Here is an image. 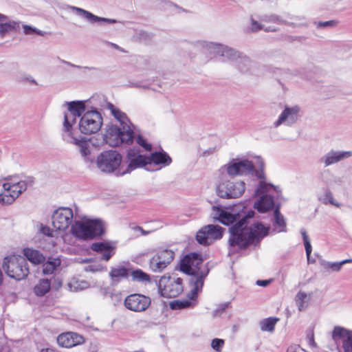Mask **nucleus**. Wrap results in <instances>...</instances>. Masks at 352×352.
Returning <instances> with one entry per match:
<instances>
[{
    "mask_svg": "<svg viewBox=\"0 0 352 352\" xmlns=\"http://www.w3.org/2000/svg\"><path fill=\"white\" fill-rule=\"evenodd\" d=\"M66 104L67 111L64 113L63 137L67 142L74 145L78 149L85 161L91 162L93 158L91 155L90 140L81 135H75L73 133V125L76 122V118H79L80 132L85 135L94 134L102 126V116L96 109L86 110L83 101H72Z\"/></svg>",
    "mask_w": 352,
    "mask_h": 352,
    "instance_id": "obj_1",
    "label": "nucleus"
},
{
    "mask_svg": "<svg viewBox=\"0 0 352 352\" xmlns=\"http://www.w3.org/2000/svg\"><path fill=\"white\" fill-rule=\"evenodd\" d=\"M254 212L249 211L245 215L232 208H223L213 206L212 217L221 223L229 226L236 221H238L230 228V246L237 245L240 248H245L250 243H256L267 234L269 227H265L259 222H252Z\"/></svg>",
    "mask_w": 352,
    "mask_h": 352,
    "instance_id": "obj_2",
    "label": "nucleus"
},
{
    "mask_svg": "<svg viewBox=\"0 0 352 352\" xmlns=\"http://www.w3.org/2000/svg\"><path fill=\"white\" fill-rule=\"evenodd\" d=\"M181 270L190 275V292L188 294L190 299H195L197 294L201 291L204 280L208 273V270L202 266V259L197 254L186 255L180 265Z\"/></svg>",
    "mask_w": 352,
    "mask_h": 352,
    "instance_id": "obj_3",
    "label": "nucleus"
},
{
    "mask_svg": "<svg viewBox=\"0 0 352 352\" xmlns=\"http://www.w3.org/2000/svg\"><path fill=\"white\" fill-rule=\"evenodd\" d=\"M202 45L210 52L221 56L223 61L232 63L241 72H249L253 66V62L248 56L234 49L216 43L204 42Z\"/></svg>",
    "mask_w": 352,
    "mask_h": 352,
    "instance_id": "obj_4",
    "label": "nucleus"
},
{
    "mask_svg": "<svg viewBox=\"0 0 352 352\" xmlns=\"http://www.w3.org/2000/svg\"><path fill=\"white\" fill-rule=\"evenodd\" d=\"M70 231L76 238L88 240L102 235L104 233V226L100 219L84 217L80 220L74 221Z\"/></svg>",
    "mask_w": 352,
    "mask_h": 352,
    "instance_id": "obj_5",
    "label": "nucleus"
},
{
    "mask_svg": "<svg viewBox=\"0 0 352 352\" xmlns=\"http://www.w3.org/2000/svg\"><path fill=\"white\" fill-rule=\"evenodd\" d=\"M28 187L23 180L10 179L3 182L0 188V203L3 205L12 204Z\"/></svg>",
    "mask_w": 352,
    "mask_h": 352,
    "instance_id": "obj_6",
    "label": "nucleus"
},
{
    "mask_svg": "<svg viewBox=\"0 0 352 352\" xmlns=\"http://www.w3.org/2000/svg\"><path fill=\"white\" fill-rule=\"evenodd\" d=\"M3 268L8 276L18 280L25 278L29 274L26 259L19 255L5 258Z\"/></svg>",
    "mask_w": 352,
    "mask_h": 352,
    "instance_id": "obj_7",
    "label": "nucleus"
},
{
    "mask_svg": "<svg viewBox=\"0 0 352 352\" xmlns=\"http://www.w3.org/2000/svg\"><path fill=\"white\" fill-rule=\"evenodd\" d=\"M230 176L255 175L258 179L264 178L263 170H255L253 163L248 160L233 159L223 167Z\"/></svg>",
    "mask_w": 352,
    "mask_h": 352,
    "instance_id": "obj_8",
    "label": "nucleus"
},
{
    "mask_svg": "<svg viewBox=\"0 0 352 352\" xmlns=\"http://www.w3.org/2000/svg\"><path fill=\"white\" fill-rule=\"evenodd\" d=\"M133 138V129H123V127L112 124L107 129L104 140L110 146L114 147L122 144H129L132 143Z\"/></svg>",
    "mask_w": 352,
    "mask_h": 352,
    "instance_id": "obj_9",
    "label": "nucleus"
},
{
    "mask_svg": "<svg viewBox=\"0 0 352 352\" xmlns=\"http://www.w3.org/2000/svg\"><path fill=\"white\" fill-rule=\"evenodd\" d=\"M74 210L69 207H59L55 210L52 216V225L60 231H65L71 228L74 224V218L78 214V208L74 205Z\"/></svg>",
    "mask_w": 352,
    "mask_h": 352,
    "instance_id": "obj_10",
    "label": "nucleus"
},
{
    "mask_svg": "<svg viewBox=\"0 0 352 352\" xmlns=\"http://www.w3.org/2000/svg\"><path fill=\"white\" fill-rule=\"evenodd\" d=\"M276 188L263 181H261L258 187L256 189L255 195L260 196V199L254 203V208L260 212H265L274 206L272 192Z\"/></svg>",
    "mask_w": 352,
    "mask_h": 352,
    "instance_id": "obj_11",
    "label": "nucleus"
},
{
    "mask_svg": "<svg viewBox=\"0 0 352 352\" xmlns=\"http://www.w3.org/2000/svg\"><path fill=\"white\" fill-rule=\"evenodd\" d=\"M158 288L165 298H175L184 289L182 279L175 276H163L159 280Z\"/></svg>",
    "mask_w": 352,
    "mask_h": 352,
    "instance_id": "obj_12",
    "label": "nucleus"
},
{
    "mask_svg": "<svg viewBox=\"0 0 352 352\" xmlns=\"http://www.w3.org/2000/svg\"><path fill=\"white\" fill-rule=\"evenodd\" d=\"M245 190L242 180H228L219 184L217 189L218 196L226 199H236L241 197Z\"/></svg>",
    "mask_w": 352,
    "mask_h": 352,
    "instance_id": "obj_13",
    "label": "nucleus"
},
{
    "mask_svg": "<svg viewBox=\"0 0 352 352\" xmlns=\"http://www.w3.org/2000/svg\"><path fill=\"white\" fill-rule=\"evenodd\" d=\"M122 162V157L116 151H107L102 153L97 158L98 168L104 173H112L117 169Z\"/></svg>",
    "mask_w": 352,
    "mask_h": 352,
    "instance_id": "obj_14",
    "label": "nucleus"
},
{
    "mask_svg": "<svg viewBox=\"0 0 352 352\" xmlns=\"http://www.w3.org/2000/svg\"><path fill=\"white\" fill-rule=\"evenodd\" d=\"M175 253L170 250L157 251L149 261L150 270L155 273L162 272L173 261Z\"/></svg>",
    "mask_w": 352,
    "mask_h": 352,
    "instance_id": "obj_15",
    "label": "nucleus"
},
{
    "mask_svg": "<svg viewBox=\"0 0 352 352\" xmlns=\"http://www.w3.org/2000/svg\"><path fill=\"white\" fill-rule=\"evenodd\" d=\"M224 229L218 225H208L200 229L196 235L197 242L207 245L222 238Z\"/></svg>",
    "mask_w": 352,
    "mask_h": 352,
    "instance_id": "obj_16",
    "label": "nucleus"
},
{
    "mask_svg": "<svg viewBox=\"0 0 352 352\" xmlns=\"http://www.w3.org/2000/svg\"><path fill=\"white\" fill-rule=\"evenodd\" d=\"M151 302L149 297L142 294H133L125 298L124 306L131 311L142 312L150 306Z\"/></svg>",
    "mask_w": 352,
    "mask_h": 352,
    "instance_id": "obj_17",
    "label": "nucleus"
},
{
    "mask_svg": "<svg viewBox=\"0 0 352 352\" xmlns=\"http://www.w3.org/2000/svg\"><path fill=\"white\" fill-rule=\"evenodd\" d=\"M21 25L20 21L14 20L0 12V38H4L18 32L21 29Z\"/></svg>",
    "mask_w": 352,
    "mask_h": 352,
    "instance_id": "obj_18",
    "label": "nucleus"
},
{
    "mask_svg": "<svg viewBox=\"0 0 352 352\" xmlns=\"http://www.w3.org/2000/svg\"><path fill=\"white\" fill-rule=\"evenodd\" d=\"M332 338L336 343L342 342L344 352H352V331L336 327L332 331Z\"/></svg>",
    "mask_w": 352,
    "mask_h": 352,
    "instance_id": "obj_19",
    "label": "nucleus"
},
{
    "mask_svg": "<svg viewBox=\"0 0 352 352\" xmlns=\"http://www.w3.org/2000/svg\"><path fill=\"white\" fill-rule=\"evenodd\" d=\"M127 158L129 161L128 168L125 173H129L133 170L148 165V156L142 155L138 149H130L128 151Z\"/></svg>",
    "mask_w": 352,
    "mask_h": 352,
    "instance_id": "obj_20",
    "label": "nucleus"
},
{
    "mask_svg": "<svg viewBox=\"0 0 352 352\" xmlns=\"http://www.w3.org/2000/svg\"><path fill=\"white\" fill-rule=\"evenodd\" d=\"M299 107L297 106L293 107H285L280 113L278 120L274 122V126L277 128L281 124L291 126L296 122L298 118Z\"/></svg>",
    "mask_w": 352,
    "mask_h": 352,
    "instance_id": "obj_21",
    "label": "nucleus"
},
{
    "mask_svg": "<svg viewBox=\"0 0 352 352\" xmlns=\"http://www.w3.org/2000/svg\"><path fill=\"white\" fill-rule=\"evenodd\" d=\"M69 9L73 12H75L77 15L81 16L88 22L91 23H116L117 21L113 19H108L104 17H100L94 14L93 13L84 10L82 8L70 6H69Z\"/></svg>",
    "mask_w": 352,
    "mask_h": 352,
    "instance_id": "obj_22",
    "label": "nucleus"
},
{
    "mask_svg": "<svg viewBox=\"0 0 352 352\" xmlns=\"http://www.w3.org/2000/svg\"><path fill=\"white\" fill-rule=\"evenodd\" d=\"M172 163V158L165 151H155L148 156V165H154L156 170L168 166Z\"/></svg>",
    "mask_w": 352,
    "mask_h": 352,
    "instance_id": "obj_23",
    "label": "nucleus"
},
{
    "mask_svg": "<svg viewBox=\"0 0 352 352\" xmlns=\"http://www.w3.org/2000/svg\"><path fill=\"white\" fill-rule=\"evenodd\" d=\"M57 342L60 346L71 348L83 343L84 338L76 333L67 332L58 336Z\"/></svg>",
    "mask_w": 352,
    "mask_h": 352,
    "instance_id": "obj_24",
    "label": "nucleus"
},
{
    "mask_svg": "<svg viewBox=\"0 0 352 352\" xmlns=\"http://www.w3.org/2000/svg\"><path fill=\"white\" fill-rule=\"evenodd\" d=\"M351 155V151H331L322 157L321 162L324 163L325 166H329L346 159Z\"/></svg>",
    "mask_w": 352,
    "mask_h": 352,
    "instance_id": "obj_25",
    "label": "nucleus"
},
{
    "mask_svg": "<svg viewBox=\"0 0 352 352\" xmlns=\"http://www.w3.org/2000/svg\"><path fill=\"white\" fill-rule=\"evenodd\" d=\"M107 109L110 111L114 118L120 122V126L123 127V129H133V130H134L135 126L130 122L125 113L120 110L111 103L107 104Z\"/></svg>",
    "mask_w": 352,
    "mask_h": 352,
    "instance_id": "obj_26",
    "label": "nucleus"
},
{
    "mask_svg": "<svg viewBox=\"0 0 352 352\" xmlns=\"http://www.w3.org/2000/svg\"><path fill=\"white\" fill-rule=\"evenodd\" d=\"M91 249L94 252L100 253L102 254L101 259L106 261H108L114 254V247L107 242L94 243Z\"/></svg>",
    "mask_w": 352,
    "mask_h": 352,
    "instance_id": "obj_27",
    "label": "nucleus"
},
{
    "mask_svg": "<svg viewBox=\"0 0 352 352\" xmlns=\"http://www.w3.org/2000/svg\"><path fill=\"white\" fill-rule=\"evenodd\" d=\"M23 252L26 259L34 265L41 264L45 260L43 254L37 250L26 248L23 249Z\"/></svg>",
    "mask_w": 352,
    "mask_h": 352,
    "instance_id": "obj_28",
    "label": "nucleus"
},
{
    "mask_svg": "<svg viewBox=\"0 0 352 352\" xmlns=\"http://www.w3.org/2000/svg\"><path fill=\"white\" fill-rule=\"evenodd\" d=\"M128 275V270L124 266L111 267L109 272V276L113 284H117L122 279L126 278Z\"/></svg>",
    "mask_w": 352,
    "mask_h": 352,
    "instance_id": "obj_29",
    "label": "nucleus"
},
{
    "mask_svg": "<svg viewBox=\"0 0 352 352\" xmlns=\"http://www.w3.org/2000/svg\"><path fill=\"white\" fill-rule=\"evenodd\" d=\"M67 287L71 292H76L87 289L89 283L87 280L74 277L68 282Z\"/></svg>",
    "mask_w": 352,
    "mask_h": 352,
    "instance_id": "obj_30",
    "label": "nucleus"
},
{
    "mask_svg": "<svg viewBox=\"0 0 352 352\" xmlns=\"http://www.w3.org/2000/svg\"><path fill=\"white\" fill-rule=\"evenodd\" d=\"M51 280L47 278L41 279L34 287V292L36 296H43L50 292Z\"/></svg>",
    "mask_w": 352,
    "mask_h": 352,
    "instance_id": "obj_31",
    "label": "nucleus"
},
{
    "mask_svg": "<svg viewBox=\"0 0 352 352\" xmlns=\"http://www.w3.org/2000/svg\"><path fill=\"white\" fill-rule=\"evenodd\" d=\"M351 262L352 259H345L340 262H324L322 267L328 272H339L344 264Z\"/></svg>",
    "mask_w": 352,
    "mask_h": 352,
    "instance_id": "obj_32",
    "label": "nucleus"
},
{
    "mask_svg": "<svg viewBox=\"0 0 352 352\" xmlns=\"http://www.w3.org/2000/svg\"><path fill=\"white\" fill-rule=\"evenodd\" d=\"M61 261L58 258H50L43 266L44 274H52L55 270L60 265Z\"/></svg>",
    "mask_w": 352,
    "mask_h": 352,
    "instance_id": "obj_33",
    "label": "nucleus"
},
{
    "mask_svg": "<svg viewBox=\"0 0 352 352\" xmlns=\"http://www.w3.org/2000/svg\"><path fill=\"white\" fill-rule=\"evenodd\" d=\"M278 320V319L276 318H268L263 320L260 322L261 329L263 331H273Z\"/></svg>",
    "mask_w": 352,
    "mask_h": 352,
    "instance_id": "obj_34",
    "label": "nucleus"
},
{
    "mask_svg": "<svg viewBox=\"0 0 352 352\" xmlns=\"http://www.w3.org/2000/svg\"><path fill=\"white\" fill-rule=\"evenodd\" d=\"M274 220H275V230L276 232H283L285 231V222L283 217L281 215V214L279 212V210L276 208L274 211Z\"/></svg>",
    "mask_w": 352,
    "mask_h": 352,
    "instance_id": "obj_35",
    "label": "nucleus"
},
{
    "mask_svg": "<svg viewBox=\"0 0 352 352\" xmlns=\"http://www.w3.org/2000/svg\"><path fill=\"white\" fill-rule=\"evenodd\" d=\"M131 276L133 280L143 283L151 282L150 276L148 274L143 272L142 270H133L131 273Z\"/></svg>",
    "mask_w": 352,
    "mask_h": 352,
    "instance_id": "obj_36",
    "label": "nucleus"
},
{
    "mask_svg": "<svg viewBox=\"0 0 352 352\" xmlns=\"http://www.w3.org/2000/svg\"><path fill=\"white\" fill-rule=\"evenodd\" d=\"M319 200L324 204H331L336 207L340 206V204L336 202L333 197V194L329 190H326L324 193L319 196Z\"/></svg>",
    "mask_w": 352,
    "mask_h": 352,
    "instance_id": "obj_37",
    "label": "nucleus"
},
{
    "mask_svg": "<svg viewBox=\"0 0 352 352\" xmlns=\"http://www.w3.org/2000/svg\"><path fill=\"white\" fill-rule=\"evenodd\" d=\"M338 24L337 20H330L327 21H314L313 25L316 29H330L333 28Z\"/></svg>",
    "mask_w": 352,
    "mask_h": 352,
    "instance_id": "obj_38",
    "label": "nucleus"
},
{
    "mask_svg": "<svg viewBox=\"0 0 352 352\" xmlns=\"http://www.w3.org/2000/svg\"><path fill=\"white\" fill-rule=\"evenodd\" d=\"M23 28V33L25 35H39V36H44L45 32H43L42 30H40L37 29L35 27L29 25H21Z\"/></svg>",
    "mask_w": 352,
    "mask_h": 352,
    "instance_id": "obj_39",
    "label": "nucleus"
},
{
    "mask_svg": "<svg viewBox=\"0 0 352 352\" xmlns=\"http://www.w3.org/2000/svg\"><path fill=\"white\" fill-rule=\"evenodd\" d=\"M307 295L306 292H299L296 296V304L299 311H302L305 309L304 304L306 302Z\"/></svg>",
    "mask_w": 352,
    "mask_h": 352,
    "instance_id": "obj_40",
    "label": "nucleus"
},
{
    "mask_svg": "<svg viewBox=\"0 0 352 352\" xmlns=\"http://www.w3.org/2000/svg\"><path fill=\"white\" fill-rule=\"evenodd\" d=\"M192 303L188 300H175L170 303V307L173 309H181L190 307V306H192Z\"/></svg>",
    "mask_w": 352,
    "mask_h": 352,
    "instance_id": "obj_41",
    "label": "nucleus"
},
{
    "mask_svg": "<svg viewBox=\"0 0 352 352\" xmlns=\"http://www.w3.org/2000/svg\"><path fill=\"white\" fill-rule=\"evenodd\" d=\"M136 142L142 146L146 151H151L152 148V146L151 144H148L146 140L141 135H138L135 138Z\"/></svg>",
    "mask_w": 352,
    "mask_h": 352,
    "instance_id": "obj_42",
    "label": "nucleus"
},
{
    "mask_svg": "<svg viewBox=\"0 0 352 352\" xmlns=\"http://www.w3.org/2000/svg\"><path fill=\"white\" fill-rule=\"evenodd\" d=\"M223 344L224 340L219 338L213 339L211 342L212 348L217 351H221L223 346Z\"/></svg>",
    "mask_w": 352,
    "mask_h": 352,
    "instance_id": "obj_43",
    "label": "nucleus"
},
{
    "mask_svg": "<svg viewBox=\"0 0 352 352\" xmlns=\"http://www.w3.org/2000/svg\"><path fill=\"white\" fill-rule=\"evenodd\" d=\"M301 234L303 237V242H304L306 256H307V258L308 259V237L307 236V232L305 230H301Z\"/></svg>",
    "mask_w": 352,
    "mask_h": 352,
    "instance_id": "obj_44",
    "label": "nucleus"
},
{
    "mask_svg": "<svg viewBox=\"0 0 352 352\" xmlns=\"http://www.w3.org/2000/svg\"><path fill=\"white\" fill-rule=\"evenodd\" d=\"M286 352H306L303 349H302L299 345H291L288 347Z\"/></svg>",
    "mask_w": 352,
    "mask_h": 352,
    "instance_id": "obj_45",
    "label": "nucleus"
},
{
    "mask_svg": "<svg viewBox=\"0 0 352 352\" xmlns=\"http://www.w3.org/2000/svg\"><path fill=\"white\" fill-rule=\"evenodd\" d=\"M41 232L45 236H53L54 231L47 226H42L41 228Z\"/></svg>",
    "mask_w": 352,
    "mask_h": 352,
    "instance_id": "obj_46",
    "label": "nucleus"
},
{
    "mask_svg": "<svg viewBox=\"0 0 352 352\" xmlns=\"http://www.w3.org/2000/svg\"><path fill=\"white\" fill-rule=\"evenodd\" d=\"M85 271L87 272H98L101 270V266L100 265H90L89 266H87L85 268Z\"/></svg>",
    "mask_w": 352,
    "mask_h": 352,
    "instance_id": "obj_47",
    "label": "nucleus"
},
{
    "mask_svg": "<svg viewBox=\"0 0 352 352\" xmlns=\"http://www.w3.org/2000/svg\"><path fill=\"white\" fill-rule=\"evenodd\" d=\"M251 23H252L251 29L252 31L256 32V31L262 30L263 28V26L260 23H258L257 21H256L254 19H252Z\"/></svg>",
    "mask_w": 352,
    "mask_h": 352,
    "instance_id": "obj_48",
    "label": "nucleus"
},
{
    "mask_svg": "<svg viewBox=\"0 0 352 352\" xmlns=\"http://www.w3.org/2000/svg\"><path fill=\"white\" fill-rule=\"evenodd\" d=\"M133 230L135 232H140V234L142 235H147L151 232L150 231H146L143 230V228L140 226H136L133 228Z\"/></svg>",
    "mask_w": 352,
    "mask_h": 352,
    "instance_id": "obj_49",
    "label": "nucleus"
},
{
    "mask_svg": "<svg viewBox=\"0 0 352 352\" xmlns=\"http://www.w3.org/2000/svg\"><path fill=\"white\" fill-rule=\"evenodd\" d=\"M271 282H272V280H258L256 281V285L258 286H261V287H266Z\"/></svg>",
    "mask_w": 352,
    "mask_h": 352,
    "instance_id": "obj_50",
    "label": "nucleus"
},
{
    "mask_svg": "<svg viewBox=\"0 0 352 352\" xmlns=\"http://www.w3.org/2000/svg\"><path fill=\"white\" fill-rule=\"evenodd\" d=\"M309 346L314 347V348L316 347V344L315 341L314 340L313 336H311V337L309 338Z\"/></svg>",
    "mask_w": 352,
    "mask_h": 352,
    "instance_id": "obj_51",
    "label": "nucleus"
},
{
    "mask_svg": "<svg viewBox=\"0 0 352 352\" xmlns=\"http://www.w3.org/2000/svg\"><path fill=\"white\" fill-rule=\"evenodd\" d=\"M228 307V304H223L220 306V308L216 310V312H218L219 310L221 312L224 311V310Z\"/></svg>",
    "mask_w": 352,
    "mask_h": 352,
    "instance_id": "obj_52",
    "label": "nucleus"
},
{
    "mask_svg": "<svg viewBox=\"0 0 352 352\" xmlns=\"http://www.w3.org/2000/svg\"><path fill=\"white\" fill-rule=\"evenodd\" d=\"M41 352H55V351L52 349H43L41 351Z\"/></svg>",
    "mask_w": 352,
    "mask_h": 352,
    "instance_id": "obj_53",
    "label": "nucleus"
},
{
    "mask_svg": "<svg viewBox=\"0 0 352 352\" xmlns=\"http://www.w3.org/2000/svg\"><path fill=\"white\" fill-rule=\"evenodd\" d=\"M265 30L266 32H270V31H272H272H276V29H275V28H271L270 27H269V28H266L265 29Z\"/></svg>",
    "mask_w": 352,
    "mask_h": 352,
    "instance_id": "obj_54",
    "label": "nucleus"
},
{
    "mask_svg": "<svg viewBox=\"0 0 352 352\" xmlns=\"http://www.w3.org/2000/svg\"><path fill=\"white\" fill-rule=\"evenodd\" d=\"M111 45L113 48H115V49H116V50H119V49H120V47H119L117 44H115V43H111Z\"/></svg>",
    "mask_w": 352,
    "mask_h": 352,
    "instance_id": "obj_55",
    "label": "nucleus"
},
{
    "mask_svg": "<svg viewBox=\"0 0 352 352\" xmlns=\"http://www.w3.org/2000/svg\"><path fill=\"white\" fill-rule=\"evenodd\" d=\"M54 281H56V282H57L58 287H61V285H62V283H61V281H60V280H58V279H57V280L54 279Z\"/></svg>",
    "mask_w": 352,
    "mask_h": 352,
    "instance_id": "obj_56",
    "label": "nucleus"
},
{
    "mask_svg": "<svg viewBox=\"0 0 352 352\" xmlns=\"http://www.w3.org/2000/svg\"><path fill=\"white\" fill-rule=\"evenodd\" d=\"M2 283H3V274H2L1 270H0V285L2 284Z\"/></svg>",
    "mask_w": 352,
    "mask_h": 352,
    "instance_id": "obj_57",
    "label": "nucleus"
},
{
    "mask_svg": "<svg viewBox=\"0 0 352 352\" xmlns=\"http://www.w3.org/2000/svg\"><path fill=\"white\" fill-rule=\"evenodd\" d=\"M258 162L260 163L261 168H263V161L261 160L258 159Z\"/></svg>",
    "mask_w": 352,
    "mask_h": 352,
    "instance_id": "obj_58",
    "label": "nucleus"
},
{
    "mask_svg": "<svg viewBox=\"0 0 352 352\" xmlns=\"http://www.w3.org/2000/svg\"><path fill=\"white\" fill-rule=\"evenodd\" d=\"M210 153V151H207L204 153V155H206V154H209Z\"/></svg>",
    "mask_w": 352,
    "mask_h": 352,
    "instance_id": "obj_59",
    "label": "nucleus"
},
{
    "mask_svg": "<svg viewBox=\"0 0 352 352\" xmlns=\"http://www.w3.org/2000/svg\"><path fill=\"white\" fill-rule=\"evenodd\" d=\"M67 64L70 65H72L73 67H76V65H74V64H71V63H67ZM76 67H80V66H76Z\"/></svg>",
    "mask_w": 352,
    "mask_h": 352,
    "instance_id": "obj_60",
    "label": "nucleus"
},
{
    "mask_svg": "<svg viewBox=\"0 0 352 352\" xmlns=\"http://www.w3.org/2000/svg\"><path fill=\"white\" fill-rule=\"evenodd\" d=\"M142 34L143 36H148V34H146V33H142Z\"/></svg>",
    "mask_w": 352,
    "mask_h": 352,
    "instance_id": "obj_61",
    "label": "nucleus"
},
{
    "mask_svg": "<svg viewBox=\"0 0 352 352\" xmlns=\"http://www.w3.org/2000/svg\"><path fill=\"white\" fill-rule=\"evenodd\" d=\"M311 245H309V254L311 253Z\"/></svg>",
    "mask_w": 352,
    "mask_h": 352,
    "instance_id": "obj_62",
    "label": "nucleus"
},
{
    "mask_svg": "<svg viewBox=\"0 0 352 352\" xmlns=\"http://www.w3.org/2000/svg\"><path fill=\"white\" fill-rule=\"evenodd\" d=\"M86 69H91V68H90V67H86ZM91 69H93V67H91Z\"/></svg>",
    "mask_w": 352,
    "mask_h": 352,
    "instance_id": "obj_63",
    "label": "nucleus"
}]
</instances>
